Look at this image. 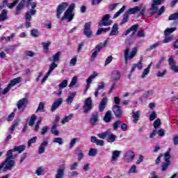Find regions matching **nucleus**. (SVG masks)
Returning <instances> with one entry per match:
<instances>
[{
	"instance_id": "nucleus-57",
	"label": "nucleus",
	"mask_w": 178,
	"mask_h": 178,
	"mask_svg": "<svg viewBox=\"0 0 178 178\" xmlns=\"http://www.w3.org/2000/svg\"><path fill=\"white\" fill-rule=\"evenodd\" d=\"M10 88H12V87L8 84V86L4 88L3 91L1 92V94H2V95H5L6 94H8V92L10 91Z\"/></svg>"
},
{
	"instance_id": "nucleus-61",
	"label": "nucleus",
	"mask_w": 178,
	"mask_h": 178,
	"mask_svg": "<svg viewBox=\"0 0 178 178\" xmlns=\"http://www.w3.org/2000/svg\"><path fill=\"white\" fill-rule=\"evenodd\" d=\"M168 73V70L166 69L163 70V72L158 71L157 77H163Z\"/></svg>"
},
{
	"instance_id": "nucleus-27",
	"label": "nucleus",
	"mask_w": 178,
	"mask_h": 178,
	"mask_svg": "<svg viewBox=\"0 0 178 178\" xmlns=\"http://www.w3.org/2000/svg\"><path fill=\"white\" fill-rule=\"evenodd\" d=\"M140 10H141V6H136L134 8H129L128 10V13H129V15H134L137 13V12H140Z\"/></svg>"
},
{
	"instance_id": "nucleus-1",
	"label": "nucleus",
	"mask_w": 178,
	"mask_h": 178,
	"mask_svg": "<svg viewBox=\"0 0 178 178\" xmlns=\"http://www.w3.org/2000/svg\"><path fill=\"white\" fill-rule=\"evenodd\" d=\"M68 6L69 3L63 2L60 3L56 8V17L57 19H60L61 22H63L64 20H67L68 22H72V20H73L74 17V13H73V10H74V8H76V4H74V3H72L69 7ZM63 12H65L64 15L60 18V16L62 15V13H63Z\"/></svg>"
},
{
	"instance_id": "nucleus-11",
	"label": "nucleus",
	"mask_w": 178,
	"mask_h": 178,
	"mask_svg": "<svg viewBox=\"0 0 178 178\" xmlns=\"http://www.w3.org/2000/svg\"><path fill=\"white\" fill-rule=\"evenodd\" d=\"M113 120V116L112 115V111L111 110L107 111L103 118L104 122L105 123H111Z\"/></svg>"
},
{
	"instance_id": "nucleus-12",
	"label": "nucleus",
	"mask_w": 178,
	"mask_h": 178,
	"mask_svg": "<svg viewBox=\"0 0 178 178\" xmlns=\"http://www.w3.org/2000/svg\"><path fill=\"white\" fill-rule=\"evenodd\" d=\"M63 104V98H59L58 99L56 102H54L51 106V112H55L60 105Z\"/></svg>"
},
{
	"instance_id": "nucleus-54",
	"label": "nucleus",
	"mask_w": 178,
	"mask_h": 178,
	"mask_svg": "<svg viewBox=\"0 0 178 178\" xmlns=\"http://www.w3.org/2000/svg\"><path fill=\"white\" fill-rule=\"evenodd\" d=\"M170 41H173V36H165L163 42L164 44H168V42H170Z\"/></svg>"
},
{
	"instance_id": "nucleus-45",
	"label": "nucleus",
	"mask_w": 178,
	"mask_h": 178,
	"mask_svg": "<svg viewBox=\"0 0 178 178\" xmlns=\"http://www.w3.org/2000/svg\"><path fill=\"white\" fill-rule=\"evenodd\" d=\"M45 107V105L44 104V102H40L39 106L38 107V109L36 110V112L40 111V112H45L44 110V108Z\"/></svg>"
},
{
	"instance_id": "nucleus-24",
	"label": "nucleus",
	"mask_w": 178,
	"mask_h": 178,
	"mask_svg": "<svg viewBox=\"0 0 178 178\" xmlns=\"http://www.w3.org/2000/svg\"><path fill=\"white\" fill-rule=\"evenodd\" d=\"M20 81H22V77L19 76L17 78H15L13 79H12L10 81V83H8L11 87H15V86H16V84H19V83H20Z\"/></svg>"
},
{
	"instance_id": "nucleus-42",
	"label": "nucleus",
	"mask_w": 178,
	"mask_h": 178,
	"mask_svg": "<svg viewBox=\"0 0 178 178\" xmlns=\"http://www.w3.org/2000/svg\"><path fill=\"white\" fill-rule=\"evenodd\" d=\"M120 124H122V121L120 120H116V121L113 124V130H117L118 129H119V127H120Z\"/></svg>"
},
{
	"instance_id": "nucleus-40",
	"label": "nucleus",
	"mask_w": 178,
	"mask_h": 178,
	"mask_svg": "<svg viewBox=\"0 0 178 178\" xmlns=\"http://www.w3.org/2000/svg\"><path fill=\"white\" fill-rule=\"evenodd\" d=\"M108 132V136H107V141L108 143H113L115 140H116V136L113 134H111Z\"/></svg>"
},
{
	"instance_id": "nucleus-32",
	"label": "nucleus",
	"mask_w": 178,
	"mask_h": 178,
	"mask_svg": "<svg viewBox=\"0 0 178 178\" xmlns=\"http://www.w3.org/2000/svg\"><path fill=\"white\" fill-rule=\"evenodd\" d=\"M132 118H134V123H137L140 119V111L133 112Z\"/></svg>"
},
{
	"instance_id": "nucleus-52",
	"label": "nucleus",
	"mask_w": 178,
	"mask_h": 178,
	"mask_svg": "<svg viewBox=\"0 0 178 178\" xmlns=\"http://www.w3.org/2000/svg\"><path fill=\"white\" fill-rule=\"evenodd\" d=\"M129 49H126L124 51V59H125L126 64H127L129 62L128 59H130V58L129 57Z\"/></svg>"
},
{
	"instance_id": "nucleus-14",
	"label": "nucleus",
	"mask_w": 178,
	"mask_h": 178,
	"mask_svg": "<svg viewBox=\"0 0 178 178\" xmlns=\"http://www.w3.org/2000/svg\"><path fill=\"white\" fill-rule=\"evenodd\" d=\"M122 77V74L118 70H113L111 73V79L113 81H119Z\"/></svg>"
},
{
	"instance_id": "nucleus-33",
	"label": "nucleus",
	"mask_w": 178,
	"mask_h": 178,
	"mask_svg": "<svg viewBox=\"0 0 178 178\" xmlns=\"http://www.w3.org/2000/svg\"><path fill=\"white\" fill-rule=\"evenodd\" d=\"M170 158H172V156H170V148H169L168 150L164 154V161L165 162H170Z\"/></svg>"
},
{
	"instance_id": "nucleus-19",
	"label": "nucleus",
	"mask_w": 178,
	"mask_h": 178,
	"mask_svg": "<svg viewBox=\"0 0 178 178\" xmlns=\"http://www.w3.org/2000/svg\"><path fill=\"white\" fill-rule=\"evenodd\" d=\"M29 99L27 98H22L17 102V106L18 109H22L24 105H27Z\"/></svg>"
},
{
	"instance_id": "nucleus-9",
	"label": "nucleus",
	"mask_w": 178,
	"mask_h": 178,
	"mask_svg": "<svg viewBox=\"0 0 178 178\" xmlns=\"http://www.w3.org/2000/svg\"><path fill=\"white\" fill-rule=\"evenodd\" d=\"M138 69V70H141V69H143V60H140L137 63H135L133 65L132 67H131V73L128 76V79H131V74L133 72H134L136 71V69Z\"/></svg>"
},
{
	"instance_id": "nucleus-7",
	"label": "nucleus",
	"mask_w": 178,
	"mask_h": 178,
	"mask_svg": "<svg viewBox=\"0 0 178 178\" xmlns=\"http://www.w3.org/2000/svg\"><path fill=\"white\" fill-rule=\"evenodd\" d=\"M91 109H92V99H91V97H88L85 100L83 112L84 113H88Z\"/></svg>"
},
{
	"instance_id": "nucleus-4",
	"label": "nucleus",
	"mask_w": 178,
	"mask_h": 178,
	"mask_svg": "<svg viewBox=\"0 0 178 178\" xmlns=\"http://www.w3.org/2000/svg\"><path fill=\"white\" fill-rule=\"evenodd\" d=\"M92 22H88L85 23L83 35H86L88 38H91L92 37V31H91V25Z\"/></svg>"
},
{
	"instance_id": "nucleus-6",
	"label": "nucleus",
	"mask_w": 178,
	"mask_h": 178,
	"mask_svg": "<svg viewBox=\"0 0 178 178\" xmlns=\"http://www.w3.org/2000/svg\"><path fill=\"white\" fill-rule=\"evenodd\" d=\"M109 19H111V15L109 14L103 16L102 20L99 22V27H102V26H111V24H112V21L109 20Z\"/></svg>"
},
{
	"instance_id": "nucleus-18",
	"label": "nucleus",
	"mask_w": 178,
	"mask_h": 178,
	"mask_svg": "<svg viewBox=\"0 0 178 178\" xmlns=\"http://www.w3.org/2000/svg\"><path fill=\"white\" fill-rule=\"evenodd\" d=\"M118 34H119V27L118 24H114L108 35L112 37L113 35H117Z\"/></svg>"
},
{
	"instance_id": "nucleus-49",
	"label": "nucleus",
	"mask_w": 178,
	"mask_h": 178,
	"mask_svg": "<svg viewBox=\"0 0 178 178\" xmlns=\"http://www.w3.org/2000/svg\"><path fill=\"white\" fill-rule=\"evenodd\" d=\"M153 126L154 129L156 130L158 127L161 126V120L159 118H157L153 123Z\"/></svg>"
},
{
	"instance_id": "nucleus-37",
	"label": "nucleus",
	"mask_w": 178,
	"mask_h": 178,
	"mask_svg": "<svg viewBox=\"0 0 178 178\" xmlns=\"http://www.w3.org/2000/svg\"><path fill=\"white\" fill-rule=\"evenodd\" d=\"M51 133L54 136H59V131H58V127L56 125H52L51 128Z\"/></svg>"
},
{
	"instance_id": "nucleus-30",
	"label": "nucleus",
	"mask_w": 178,
	"mask_h": 178,
	"mask_svg": "<svg viewBox=\"0 0 178 178\" xmlns=\"http://www.w3.org/2000/svg\"><path fill=\"white\" fill-rule=\"evenodd\" d=\"M56 67H58V64L52 62L49 65V70L47 72V76H49L54 70H55Z\"/></svg>"
},
{
	"instance_id": "nucleus-36",
	"label": "nucleus",
	"mask_w": 178,
	"mask_h": 178,
	"mask_svg": "<svg viewBox=\"0 0 178 178\" xmlns=\"http://www.w3.org/2000/svg\"><path fill=\"white\" fill-rule=\"evenodd\" d=\"M35 120H37V115L35 114H33L31 115L30 120L29 122V126H34V123H35Z\"/></svg>"
},
{
	"instance_id": "nucleus-63",
	"label": "nucleus",
	"mask_w": 178,
	"mask_h": 178,
	"mask_svg": "<svg viewBox=\"0 0 178 178\" xmlns=\"http://www.w3.org/2000/svg\"><path fill=\"white\" fill-rule=\"evenodd\" d=\"M24 55L26 56H30L31 58H33V56H34L35 54L33 53V51L26 50L24 51Z\"/></svg>"
},
{
	"instance_id": "nucleus-51",
	"label": "nucleus",
	"mask_w": 178,
	"mask_h": 178,
	"mask_svg": "<svg viewBox=\"0 0 178 178\" xmlns=\"http://www.w3.org/2000/svg\"><path fill=\"white\" fill-rule=\"evenodd\" d=\"M97 149H92V148H91V149L89 150L88 155H89L90 156H95V155H97Z\"/></svg>"
},
{
	"instance_id": "nucleus-39",
	"label": "nucleus",
	"mask_w": 178,
	"mask_h": 178,
	"mask_svg": "<svg viewBox=\"0 0 178 178\" xmlns=\"http://www.w3.org/2000/svg\"><path fill=\"white\" fill-rule=\"evenodd\" d=\"M75 97H76V93L72 92L70 95L68 96V97L67 98L66 102H67V104H72Z\"/></svg>"
},
{
	"instance_id": "nucleus-53",
	"label": "nucleus",
	"mask_w": 178,
	"mask_h": 178,
	"mask_svg": "<svg viewBox=\"0 0 178 178\" xmlns=\"http://www.w3.org/2000/svg\"><path fill=\"white\" fill-rule=\"evenodd\" d=\"M53 143H57V144H59L60 145H62L63 144V139L62 138H54Z\"/></svg>"
},
{
	"instance_id": "nucleus-58",
	"label": "nucleus",
	"mask_w": 178,
	"mask_h": 178,
	"mask_svg": "<svg viewBox=\"0 0 178 178\" xmlns=\"http://www.w3.org/2000/svg\"><path fill=\"white\" fill-rule=\"evenodd\" d=\"M163 60H165V58L162 57L158 62V63L156 65V69H161V66H162L163 63Z\"/></svg>"
},
{
	"instance_id": "nucleus-28",
	"label": "nucleus",
	"mask_w": 178,
	"mask_h": 178,
	"mask_svg": "<svg viewBox=\"0 0 178 178\" xmlns=\"http://www.w3.org/2000/svg\"><path fill=\"white\" fill-rule=\"evenodd\" d=\"M125 156L126 158H127L129 161H133V159H134L136 154H134V152L131 151V150H129L128 152H127V153L125 154Z\"/></svg>"
},
{
	"instance_id": "nucleus-60",
	"label": "nucleus",
	"mask_w": 178,
	"mask_h": 178,
	"mask_svg": "<svg viewBox=\"0 0 178 178\" xmlns=\"http://www.w3.org/2000/svg\"><path fill=\"white\" fill-rule=\"evenodd\" d=\"M157 117H158V115H156V112L153 111L149 116V120L152 122V120H155V119H156Z\"/></svg>"
},
{
	"instance_id": "nucleus-25",
	"label": "nucleus",
	"mask_w": 178,
	"mask_h": 178,
	"mask_svg": "<svg viewBox=\"0 0 178 178\" xmlns=\"http://www.w3.org/2000/svg\"><path fill=\"white\" fill-rule=\"evenodd\" d=\"M59 59H60V51L56 53L55 55L53 56V59L51 57L49 58V60L50 62L53 60V63H54L55 62L59 61Z\"/></svg>"
},
{
	"instance_id": "nucleus-35",
	"label": "nucleus",
	"mask_w": 178,
	"mask_h": 178,
	"mask_svg": "<svg viewBox=\"0 0 178 178\" xmlns=\"http://www.w3.org/2000/svg\"><path fill=\"white\" fill-rule=\"evenodd\" d=\"M174 31H176V27L168 28L164 31V35L165 36H168L169 35L172 34V33H174Z\"/></svg>"
},
{
	"instance_id": "nucleus-5",
	"label": "nucleus",
	"mask_w": 178,
	"mask_h": 178,
	"mask_svg": "<svg viewBox=\"0 0 178 178\" xmlns=\"http://www.w3.org/2000/svg\"><path fill=\"white\" fill-rule=\"evenodd\" d=\"M112 111L113 113H114V116H115V118L118 119L123 116V110L122 109V107L119 105L113 106Z\"/></svg>"
},
{
	"instance_id": "nucleus-46",
	"label": "nucleus",
	"mask_w": 178,
	"mask_h": 178,
	"mask_svg": "<svg viewBox=\"0 0 178 178\" xmlns=\"http://www.w3.org/2000/svg\"><path fill=\"white\" fill-rule=\"evenodd\" d=\"M58 87L60 90H62V88H65L67 87V80L64 79L59 85Z\"/></svg>"
},
{
	"instance_id": "nucleus-3",
	"label": "nucleus",
	"mask_w": 178,
	"mask_h": 178,
	"mask_svg": "<svg viewBox=\"0 0 178 178\" xmlns=\"http://www.w3.org/2000/svg\"><path fill=\"white\" fill-rule=\"evenodd\" d=\"M37 13V10L35 9H31L28 10L25 14V26L26 29L31 27V16H34Z\"/></svg>"
},
{
	"instance_id": "nucleus-56",
	"label": "nucleus",
	"mask_w": 178,
	"mask_h": 178,
	"mask_svg": "<svg viewBox=\"0 0 178 178\" xmlns=\"http://www.w3.org/2000/svg\"><path fill=\"white\" fill-rule=\"evenodd\" d=\"M37 141V136L33 137L28 141V147H31V144H34Z\"/></svg>"
},
{
	"instance_id": "nucleus-44",
	"label": "nucleus",
	"mask_w": 178,
	"mask_h": 178,
	"mask_svg": "<svg viewBox=\"0 0 178 178\" xmlns=\"http://www.w3.org/2000/svg\"><path fill=\"white\" fill-rule=\"evenodd\" d=\"M72 118H73V114H71L70 115L65 116L62 120L61 123H63V124L64 123H66V122H69L70 120H72Z\"/></svg>"
},
{
	"instance_id": "nucleus-13",
	"label": "nucleus",
	"mask_w": 178,
	"mask_h": 178,
	"mask_svg": "<svg viewBox=\"0 0 178 178\" xmlns=\"http://www.w3.org/2000/svg\"><path fill=\"white\" fill-rule=\"evenodd\" d=\"M97 122H99V113H98L92 114V117L90 119V123L92 126H96Z\"/></svg>"
},
{
	"instance_id": "nucleus-20",
	"label": "nucleus",
	"mask_w": 178,
	"mask_h": 178,
	"mask_svg": "<svg viewBox=\"0 0 178 178\" xmlns=\"http://www.w3.org/2000/svg\"><path fill=\"white\" fill-rule=\"evenodd\" d=\"M91 143H94L96 145H99L100 147H103L104 144V141L102 140H98L95 136L90 137Z\"/></svg>"
},
{
	"instance_id": "nucleus-43",
	"label": "nucleus",
	"mask_w": 178,
	"mask_h": 178,
	"mask_svg": "<svg viewBox=\"0 0 178 178\" xmlns=\"http://www.w3.org/2000/svg\"><path fill=\"white\" fill-rule=\"evenodd\" d=\"M13 152H15V151L13 150V149H9L7 152V158L6 159H13Z\"/></svg>"
},
{
	"instance_id": "nucleus-55",
	"label": "nucleus",
	"mask_w": 178,
	"mask_h": 178,
	"mask_svg": "<svg viewBox=\"0 0 178 178\" xmlns=\"http://www.w3.org/2000/svg\"><path fill=\"white\" fill-rule=\"evenodd\" d=\"M76 83H77V76H74L72 79V81L69 85V87H73V86H76Z\"/></svg>"
},
{
	"instance_id": "nucleus-41",
	"label": "nucleus",
	"mask_w": 178,
	"mask_h": 178,
	"mask_svg": "<svg viewBox=\"0 0 178 178\" xmlns=\"http://www.w3.org/2000/svg\"><path fill=\"white\" fill-rule=\"evenodd\" d=\"M31 35H32V37L37 38L40 37V32H38V29H33L31 31Z\"/></svg>"
},
{
	"instance_id": "nucleus-26",
	"label": "nucleus",
	"mask_w": 178,
	"mask_h": 178,
	"mask_svg": "<svg viewBox=\"0 0 178 178\" xmlns=\"http://www.w3.org/2000/svg\"><path fill=\"white\" fill-rule=\"evenodd\" d=\"M120 154L121 152L118 150L113 152L111 162H116V161H118V157L120 156Z\"/></svg>"
},
{
	"instance_id": "nucleus-2",
	"label": "nucleus",
	"mask_w": 178,
	"mask_h": 178,
	"mask_svg": "<svg viewBox=\"0 0 178 178\" xmlns=\"http://www.w3.org/2000/svg\"><path fill=\"white\" fill-rule=\"evenodd\" d=\"M16 166V163L13 160L6 159L4 162L0 164V172H8V170H12V168H15Z\"/></svg>"
},
{
	"instance_id": "nucleus-48",
	"label": "nucleus",
	"mask_w": 178,
	"mask_h": 178,
	"mask_svg": "<svg viewBox=\"0 0 178 178\" xmlns=\"http://www.w3.org/2000/svg\"><path fill=\"white\" fill-rule=\"evenodd\" d=\"M97 76H98L97 74H93L92 75H90L88 79H87V83L88 84H91V83L92 82V80H94V79H95V77H97Z\"/></svg>"
},
{
	"instance_id": "nucleus-31",
	"label": "nucleus",
	"mask_w": 178,
	"mask_h": 178,
	"mask_svg": "<svg viewBox=\"0 0 178 178\" xmlns=\"http://www.w3.org/2000/svg\"><path fill=\"white\" fill-rule=\"evenodd\" d=\"M149 10H152V12L149 13L148 17H151V16L155 15V13L158 12V6H156V5L152 3V8L149 9Z\"/></svg>"
},
{
	"instance_id": "nucleus-23",
	"label": "nucleus",
	"mask_w": 178,
	"mask_h": 178,
	"mask_svg": "<svg viewBox=\"0 0 178 178\" xmlns=\"http://www.w3.org/2000/svg\"><path fill=\"white\" fill-rule=\"evenodd\" d=\"M8 19V10L4 9L0 14V22H4Z\"/></svg>"
},
{
	"instance_id": "nucleus-64",
	"label": "nucleus",
	"mask_w": 178,
	"mask_h": 178,
	"mask_svg": "<svg viewBox=\"0 0 178 178\" xmlns=\"http://www.w3.org/2000/svg\"><path fill=\"white\" fill-rule=\"evenodd\" d=\"M137 36L140 38L145 37V32L144 31V30H140L138 31Z\"/></svg>"
},
{
	"instance_id": "nucleus-34",
	"label": "nucleus",
	"mask_w": 178,
	"mask_h": 178,
	"mask_svg": "<svg viewBox=\"0 0 178 178\" xmlns=\"http://www.w3.org/2000/svg\"><path fill=\"white\" fill-rule=\"evenodd\" d=\"M170 165H172V163L169 161H165L161 165V172H165V170H168V168L169 166H170Z\"/></svg>"
},
{
	"instance_id": "nucleus-59",
	"label": "nucleus",
	"mask_w": 178,
	"mask_h": 178,
	"mask_svg": "<svg viewBox=\"0 0 178 178\" xmlns=\"http://www.w3.org/2000/svg\"><path fill=\"white\" fill-rule=\"evenodd\" d=\"M177 19H178V13H173L168 17V20H176Z\"/></svg>"
},
{
	"instance_id": "nucleus-21",
	"label": "nucleus",
	"mask_w": 178,
	"mask_h": 178,
	"mask_svg": "<svg viewBox=\"0 0 178 178\" xmlns=\"http://www.w3.org/2000/svg\"><path fill=\"white\" fill-rule=\"evenodd\" d=\"M42 45L43 47V52L44 54H48V51H49V47L51 45V42L50 41H47V42H42Z\"/></svg>"
},
{
	"instance_id": "nucleus-47",
	"label": "nucleus",
	"mask_w": 178,
	"mask_h": 178,
	"mask_svg": "<svg viewBox=\"0 0 178 178\" xmlns=\"http://www.w3.org/2000/svg\"><path fill=\"white\" fill-rule=\"evenodd\" d=\"M108 136H109V132L108 131L103 132L98 134V137H99V138H102V140H105V138H106Z\"/></svg>"
},
{
	"instance_id": "nucleus-16",
	"label": "nucleus",
	"mask_w": 178,
	"mask_h": 178,
	"mask_svg": "<svg viewBox=\"0 0 178 178\" xmlns=\"http://www.w3.org/2000/svg\"><path fill=\"white\" fill-rule=\"evenodd\" d=\"M26 3V0H22L17 5V6L16 7V12H15V15H20V12H22V10L23 9V8H24V5Z\"/></svg>"
},
{
	"instance_id": "nucleus-38",
	"label": "nucleus",
	"mask_w": 178,
	"mask_h": 178,
	"mask_svg": "<svg viewBox=\"0 0 178 178\" xmlns=\"http://www.w3.org/2000/svg\"><path fill=\"white\" fill-rule=\"evenodd\" d=\"M20 122V120H17V121H14L13 125L11 126L10 130V133L11 134H13V131H15V129H16V127H17L19 126V122Z\"/></svg>"
},
{
	"instance_id": "nucleus-15",
	"label": "nucleus",
	"mask_w": 178,
	"mask_h": 178,
	"mask_svg": "<svg viewBox=\"0 0 178 178\" xmlns=\"http://www.w3.org/2000/svg\"><path fill=\"white\" fill-rule=\"evenodd\" d=\"M106 104H108V98L104 97L99 105V111L100 112H104L105 108H106Z\"/></svg>"
},
{
	"instance_id": "nucleus-62",
	"label": "nucleus",
	"mask_w": 178,
	"mask_h": 178,
	"mask_svg": "<svg viewBox=\"0 0 178 178\" xmlns=\"http://www.w3.org/2000/svg\"><path fill=\"white\" fill-rule=\"evenodd\" d=\"M113 60V57L112 56H108L104 63L105 66H108V65H109V63H111V62H112Z\"/></svg>"
},
{
	"instance_id": "nucleus-22",
	"label": "nucleus",
	"mask_w": 178,
	"mask_h": 178,
	"mask_svg": "<svg viewBox=\"0 0 178 178\" xmlns=\"http://www.w3.org/2000/svg\"><path fill=\"white\" fill-rule=\"evenodd\" d=\"M13 149L14 152H19V154H22V152L26 149V146L24 145L15 146Z\"/></svg>"
},
{
	"instance_id": "nucleus-50",
	"label": "nucleus",
	"mask_w": 178,
	"mask_h": 178,
	"mask_svg": "<svg viewBox=\"0 0 178 178\" xmlns=\"http://www.w3.org/2000/svg\"><path fill=\"white\" fill-rule=\"evenodd\" d=\"M129 22V14L126 13L124 15V17L122 18L120 24H124V23H127Z\"/></svg>"
},
{
	"instance_id": "nucleus-10",
	"label": "nucleus",
	"mask_w": 178,
	"mask_h": 178,
	"mask_svg": "<svg viewBox=\"0 0 178 178\" xmlns=\"http://www.w3.org/2000/svg\"><path fill=\"white\" fill-rule=\"evenodd\" d=\"M61 168H58L57 170V172L55 175V178H63L65 177V169H66V166L65 164H62L60 165Z\"/></svg>"
},
{
	"instance_id": "nucleus-8",
	"label": "nucleus",
	"mask_w": 178,
	"mask_h": 178,
	"mask_svg": "<svg viewBox=\"0 0 178 178\" xmlns=\"http://www.w3.org/2000/svg\"><path fill=\"white\" fill-rule=\"evenodd\" d=\"M137 30H138V24H134L131 27H129L127 31H124L122 34V37H125V35H129V34H130L131 31H132L131 35H134L137 32Z\"/></svg>"
},
{
	"instance_id": "nucleus-17",
	"label": "nucleus",
	"mask_w": 178,
	"mask_h": 178,
	"mask_svg": "<svg viewBox=\"0 0 178 178\" xmlns=\"http://www.w3.org/2000/svg\"><path fill=\"white\" fill-rule=\"evenodd\" d=\"M47 147H48V141L45 140L43 141L38 149V154L39 155H41V154H44V152H45V148H47Z\"/></svg>"
},
{
	"instance_id": "nucleus-29",
	"label": "nucleus",
	"mask_w": 178,
	"mask_h": 178,
	"mask_svg": "<svg viewBox=\"0 0 178 178\" xmlns=\"http://www.w3.org/2000/svg\"><path fill=\"white\" fill-rule=\"evenodd\" d=\"M75 154L78 155V161L80 162L83 158H84V153H83V151L79 149V148H76L75 149Z\"/></svg>"
}]
</instances>
